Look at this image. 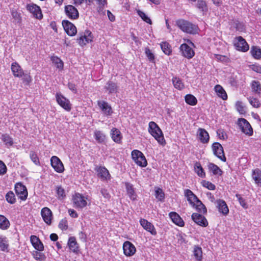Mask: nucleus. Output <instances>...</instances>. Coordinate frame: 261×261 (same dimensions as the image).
I'll return each instance as SVG.
<instances>
[{
  "instance_id": "3c124183",
  "label": "nucleus",
  "mask_w": 261,
  "mask_h": 261,
  "mask_svg": "<svg viewBox=\"0 0 261 261\" xmlns=\"http://www.w3.org/2000/svg\"><path fill=\"white\" fill-rule=\"evenodd\" d=\"M11 13L14 19L13 22L15 23H20L21 21L20 14L14 10L11 11Z\"/></svg>"
},
{
  "instance_id": "ddd939ff",
  "label": "nucleus",
  "mask_w": 261,
  "mask_h": 261,
  "mask_svg": "<svg viewBox=\"0 0 261 261\" xmlns=\"http://www.w3.org/2000/svg\"><path fill=\"white\" fill-rule=\"evenodd\" d=\"M123 250L125 256H132L136 253V248L133 244L126 241L123 243Z\"/></svg>"
},
{
  "instance_id": "f3484780",
  "label": "nucleus",
  "mask_w": 261,
  "mask_h": 261,
  "mask_svg": "<svg viewBox=\"0 0 261 261\" xmlns=\"http://www.w3.org/2000/svg\"><path fill=\"white\" fill-rule=\"evenodd\" d=\"M65 12L68 17L71 19H76L79 16L77 10L72 5H67L65 7Z\"/></svg>"
},
{
  "instance_id": "de8ad7c7",
  "label": "nucleus",
  "mask_w": 261,
  "mask_h": 261,
  "mask_svg": "<svg viewBox=\"0 0 261 261\" xmlns=\"http://www.w3.org/2000/svg\"><path fill=\"white\" fill-rule=\"evenodd\" d=\"M251 53L254 58L256 59H259L261 58V49L259 47L256 46L252 47Z\"/></svg>"
},
{
  "instance_id": "4c0bfd02",
  "label": "nucleus",
  "mask_w": 261,
  "mask_h": 261,
  "mask_svg": "<svg viewBox=\"0 0 261 261\" xmlns=\"http://www.w3.org/2000/svg\"><path fill=\"white\" fill-rule=\"evenodd\" d=\"M194 170L197 175L201 177H205V173L199 162H196L194 165Z\"/></svg>"
},
{
  "instance_id": "7c9ffc66",
  "label": "nucleus",
  "mask_w": 261,
  "mask_h": 261,
  "mask_svg": "<svg viewBox=\"0 0 261 261\" xmlns=\"http://www.w3.org/2000/svg\"><path fill=\"white\" fill-rule=\"evenodd\" d=\"M125 186L127 193L130 199L132 200H135L137 198V195L135 193L133 185L129 182H125Z\"/></svg>"
},
{
  "instance_id": "bf43d9fd",
  "label": "nucleus",
  "mask_w": 261,
  "mask_h": 261,
  "mask_svg": "<svg viewBox=\"0 0 261 261\" xmlns=\"http://www.w3.org/2000/svg\"><path fill=\"white\" fill-rule=\"evenodd\" d=\"M236 107L237 111L242 114H245L246 113L245 108L243 105V103L241 101H237L236 104Z\"/></svg>"
},
{
  "instance_id": "e2e57ef3",
  "label": "nucleus",
  "mask_w": 261,
  "mask_h": 261,
  "mask_svg": "<svg viewBox=\"0 0 261 261\" xmlns=\"http://www.w3.org/2000/svg\"><path fill=\"white\" fill-rule=\"evenodd\" d=\"M202 185L203 187L210 190H214L216 189L215 185L208 181L203 180L202 182Z\"/></svg>"
},
{
  "instance_id": "b1692460",
  "label": "nucleus",
  "mask_w": 261,
  "mask_h": 261,
  "mask_svg": "<svg viewBox=\"0 0 261 261\" xmlns=\"http://www.w3.org/2000/svg\"><path fill=\"white\" fill-rule=\"evenodd\" d=\"M119 86L117 84L112 81H109L106 83L105 89L109 94H114L118 92Z\"/></svg>"
},
{
  "instance_id": "a19ab883",
  "label": "nucleus",
  "mask_w": 261,
  "mask_h": 261,
  "mask_svg": "<svg viewBox=\"0 0 261 261\" xmlns=\"http://www.w3.org/2000/svg\"><path fill=\"white\" fill-rule=\"evenodd\" d=\"M95 140L98 143H103L106 139L105 135L100 130H95L94 134Z\"/></svg>"
},
{
  "instance_id": "1a4fd4ad",
  "label": "nucleus",
  "mask_w": 261,
  "mask_h": 261,
  "mask_svg": "<svg viewBox=\"0 0 261 261\" xmlns=\"http://www.w3.org/2000/svg\"><path fill=\"white\" fill-rule=\"evenodd\" d=\"M212 150L214 154L223 162L226 160L224 155L223 148L221 144L218 142H215L212 146Z\"/></svg>"
},
{
  "instance_id": "8fccbe9b",
  "label": "nucleus",
  "mask_w": 261,
  "mask_h": 261,
  "mask_svg": "<svg viewBox=\"0 0 261 261\" xmlns=\"http://www.w3.org/2000/svg\"><path fill=\"white\" fill-rule=\"evenodd\" d=\"M7 201L10 204H14L16 202V198L13 191H9L6 195Z\"/></svg>"
},
{
  "instance_id": "20e7f679",
  "label": "nucleus",
  "mask_w": 261,
  "mask_h": 261,
  "mask_svg": "<svg viewBox=\"0 0 261 261\" xmlns=\"http://www.w3.org/2000/svg\"><path fill=\"white\" fill-rule=\"evenodd\" d=\"M93 40L92 33L89 30L79 33V37L77 38V42L81 46H84L87 44L91 42Z\"/></svg>"
},
{
  "instance_id": "09e8293b",
  "label": "nucleus",
  "mask_w": 261,
  "mask_h": 261,
  "mask_svg": "<svg viewBox=\"0 0 261 261\" xmlns=\"http://www.w3.org/2000/svg\"><path fill=\"white\" fill-rule=\"evenodd\" d=\"M9 244L6 238H0V248L3 251H8Z\"/></svg>"
},
{
  "instance_id": "5701e85b",
  "label": "nucleus",
  "mask_w": 261,
  "mask_h": 261,
  "mask_svg": "<svg viewBox=\"0 0 261 261\" xmlns=\"http://www.w3.org/2000/svg\"><path fill=\"white\" fill-rule=\"evenodd\" d=\"M216 203L219 212L224 215H227L229 213V209L225 201L218 199L216 200Z\"/></svg>"
},
{
  "instance_id": "0e129e2a",
  "label": "nucleus",
  "mask_w": 261,
  "mask_h": 261,
  "mask_svg": "<svg viewBox=\"0 0 261 261\" xmlns=\"http://www.w3.org/2000/svg\"><path fill=\"white\" fill-rule=\"evenodd\" d=\"M145 54L149 61L154 62V56L148 48H145Z\"/></svg>"
},
{
  "instance_id": "c03bdc74",
  "label": "nucleus",
  "mask_w": 261,
  "mask_h": 261,
  "mask_svg": "<svg viewBox=\"0 0 261 261\" xmlns=\"http://www.w3.org/2000/svg\"><path fill=\"white\" fill-rule=\"evenodd\" d=\"M32 255L37 261H44L46 259V256L44 253L38 252L37 251H33Z\"/></svg>"
},
{
  "instance_id": "c756f323",
  "label": "nucleus",
  "mask_w": 261,
  "mask_h": 261,
  "mask_svg": "<svg viewBox=\"0 0 261 261\" xmlns=\"http://www.w3.org/2000/svg\"><path fill=\"white\" fill-rule=\"evenodd\" d=\"M214 90L218 97L221 98L223 100H226L227 99V93L221 85H216L214 87Z\"/></svg>"
},
{
  "instance_id": "338daca9",
  "label": "nucleus",
  "mask_w": 261,
  "mask_h": 261,
  "mask_svg": "<svg viewBox=\"0 0 261 261\" xmlns=\"http://www.w3.org/2000/svg\"><path fill=\"white\" fill-rule=\"evenodd\" d=\"M251 69L255 72L261 73V66L258 64H253L250 66Z\"/></svg>"
},
{
  "instance_id": "864d4df0",
  "label": "nucleus",
  "mask_w": 261,
  "mask_h": 261,
  "mask_svg": "<svg viewBox=\"0 0 261 261\" xmlns=\"http://www.w3.org/2000/svg\"><path fill=\"white\" fill-rule=\"evenodd\" d=\"M56 193L59 199H63L66 197L65 191L61 186L56 187Z\"/></svg>"
},
{
  "instance_id": "6e6d98bb",
  "label": "nucleus",
  "mask_w": 261,
  "mask_h": 261,
  "mask_svg": "<svg viewBox=\"0 0 261 261\" xmlns=\"http://www.w3.org/2000/svg\"><path fill=\"white\" fill-rule=\"evenodd\" d=\"M155 196L160 201H163L165 198V194L160 188H157L155 191Z\"/></svg>"
},
{
  "instance_id": "dca6fc26",
  "label": "nucleus",
  "mask_w": 261,
  "mask_h": 261,
  "mask_svg": "<svg viewBox=\"0 0 261 261\" xmlns=\"http://www.w3.org/2000/svg\"><path fill=\"white\" fill-rule=\"evenodd\" d=\"M27 9L34 17L38 19H42L43 15L39 6L34 4H29L27 6Z\"/></svg>"
},
{
  "instance_id": "680f3d73",
  "label": "nucleus",
  "mask_w": 261,
  "mask_h": 261,
  "mask_svg": "<svg viewBox=\"0 0 261 261\" xmlns=\"http://www.w3.org/2000/svg\"><path fill=\"white\" fill-rule=\"evenodd\" d=\"M236 197L238 199L240 205L244 208L247 209L248 207V204L246 202L245 199L242 198L240 194H236Z\"/></svg>"
},
{
  "instance_id": "5fc2aeb1",
  "label": "nucleus",
  "mask_w": 261,
  "mask_h": 261,
  "mask_svg": "<svg viewBox=\"0 0 261 261\" xmlns=\"http://www.w3.org/2000/svg\"><path fill=\"white\" fill-rule=\"evenodd\" d=\"M137 13L143 21L150 24L152 23L151 19L145 13L140 10H137Z\"/></svg>"
},
{
  "instance_id": "f8f14e48",
  "label": "nucleus",
  "mask_w": 261,
  "mask_h": 261,
  "mask_svg": "<svg viewBox=\"0 0 261 261\" xmlns=\"http://www.w3.org/2000/svg\"><path fill=\"white\" fill-rule=\"evenodd\" d=\"M62 25L66 33L70 36L75 35L77 30L75 26L69 21L64 20L62 21Z\"/></svg>"
},
{
  "instance_id": "69168bd1",
  "label": "nucleus",
  "mask_w": 261,
  "mask_h": 261,
  "mask_svg": "<svg viewBox=\"0 0 261 261\" xmlns=\"http://www.w3.org/2000/svg\"><path fill=\"white\" fill-rule=\"evenodd\" d=\"M7 167L3 162L0 160V175H4L7 172Z\"/></svg>"
},
{
  "instance_id": "393cba45",
  "label": "nucleus",
  "mask_w": 261,
  "mask_h": 261,
  "mask_svg": "<svg viewBox=\"0 0 261 261\" xmlns=\"http://www.w3.org/2000/svg\"><path fill=\"white\" fill-rule=\"evenodd\" d=\"M12 72L15 77H21L23 75V71L17 62H13L11 66Z\"/></svg>"
},
{
  "instance_id": "cd10ccee",
  "label": "nucleus",
  "mask_w": 261,
  "mask_h": 261,
  "mask_svg": "<svg viewBox=\"0 0 261 261\" xmlns=\"http://www.w3.org/2000/svg\"><path fill=\"white\" fill-rule=\"evenodd\" d=\"M68 246L71 251L75 253H78L79 251V246L75 237H71L69 238Z\"/></svg>"
},
{
  "instance_id": "473e14b6",
  "label": "nucleus",
  "mask_w": 261,
  "mask_h": 261,
  "mask_svg": "<svg viewBox=\"0 0 261 261\" xmlns=\"http://www.w3.org/2000/svg\"><path fill=\"white\" fill-rule=\"evenodd\" d=\"M192 206L200 213L204 214L207 212L206 207L199 199L195 202L194 205H192Z\"/></svg>"
},
{
  "instance_id": "c9c22d12",
  "label": "nucleus",
  "mask_w": 261,
  "mask_h": 261,
  "mask_svg": "<svg viewBox=\"0 0 261 261\" xmlns=\"http://www.w3.org/2000/svg\"><path fill=\"white\" fill-rule=\"evenodd\" d=\"M10 227V222L8 219L3 215H0V228L6 230Z\"/></svg>"
},
{
  "instance_id": "4be33fe9",
  "label": "nucleus",
  "mask_w": 261,
  "mask_h": 261,
  "mask_svg": "<svg viewBox=\"0 0 261 261\" xmlns=\"http://www.w3.org/2000/svg\"><path fill=\"white\" fill-rule=\"evenodd\" d=\"M30 241L33 246L39 251H42L44 250L43 243L36 236L32 235L30 237Z\"/></svg>"
},
{
  "instance_id": "79ce46f5",
  "label": "nucleus",
  "mask_w": 261,
  "mask_h": 261,
  "mask_svg": "<svg viewBox=\"0 0 261 261\" xmlns=\"http://www.w3.org/2000/svg\"><path fill=\"white\" fill-rule=\"evenodd\" d=\"M185 101L188 105L195 106L197 104V100L196 98L192 94H187L185 96Z\"/></svg>"
},
{
  "instance_id": "37998d69",
  "label": "nucleus",
  "mask_w": 261,
  "mask_h": 261,
  "mask_svg": "<svg viewBox=\"0 0 261 261\" xmlns=\"http://www.w3.org/2000/svg\"><path fill=\"white\" fill-rule=\"evenodd\" d=\"M172 83L174 87L179 90L184 89L185 86L181 80L177 77H174L172 79Z\"/></svg>"
},
{
  "instance_id": "4d7b16f0",
  "label": "nucleus",
  "mask_w": 261,
  "mask_h": 261,
  "mask_svg": "<svg viewBox=\"0 0 261 261\" xmlns=\"http://www.w3.org/2000/svg\"><path fill=\"white\" fill-rule=\"evenodd\" d=\"M30 156L32 161L36 165H40V162L39 158L36 153L34 151H31L30 153Z\"/></svg>"
},
{
  "instance_id": "2f4dec72",
  "label": "nucleus",
  "mask_w": 261,
  "mask_h": 261,
  "mask_svg": "<svg viewBox=\"0 0 261 261\" xmlns=\"http://www.w3.org/2000/svg\"><path fill=\"white\" fill-rule=\"evenodd\" d=\"M111 136L113 140L117 143H120L121 141L122 136L120 132L116 128H113L111 130Z\"/></svg>"
},
{
  "instance_id": "58836bf2",
  "label": "nucleus",
  "mask_w": 261,
  "mask_h": 261,
  "mask_svg": "<svg viewBox=\"0 0 261 261\" xmlns=\"http://www.w3.org/2000/svg\"><path fill=\"white\" fill-rule=\"evenodd\" d=\"M1 139L7 147L11 146L13 144V139L8 134H3Z\"/></svg>"
},
{
  "instance_id": "7ed1b4c3",
  "label": "nucleus",
  "mask_w": 261,
  "mask_h": 261,
  "mask_svg": "<svg viewBox=\"0 0 261 261\" xmlns=\"http://www.w3.org/2000/svg\"><path fill=\"white\" fill-rule=\"evenodd\" d=\"M132 157L135 163L142 167H145L147 165L145 156L143 153L138 150H134L132 152Z\"/></svg>"
},
{
  "instance_id": "052dcab7",
  "label": "nucleus",
  "mask_w": 261,
  "mask_h": 261,
  "mask_svg": "<svg viewBox=\"0 0 261 261\" xmlns=\"http://www.w3.org/2000/svg\"><path fill=\"white\" fill-rule=\"evenodd\" d=\"M59 228L62 230H66L68 229L67 220L66 218L62 219L59 222Z\"/></svg>"
},
{
  "instance_id": "6e6552de",
  "label": "nucleus",
  "mask_w": 261,
  "mask_h": 261,
  "mask_svg": "<svg viewBox=\"0 0 261 261\" xmlns=\"http://www.w3.org/2000/svg\"><path fill=\"white\" fill-rule=\"evenodd\" d=\"M56 98L58 103L66 111L69 112L71 109V105L69 100L60 93H57Z\"/></svg>"
},
{
  "instance_id": "9d476101",
  "label": "nucleus",
  "mask_w": 261,
  "mask_h": 261,
  "mask_svg": "<svg viewBox=\"0 0 261 261\" xmlns=\"http://www.w3.org/2000/svg\"><path fill=\"white\" fill-rule=\"evenodd\" d=\"M97 174V176L102 181H108L111 178V176L108 169L102 166H96L94 169Z\"/></svg>"
},
{
  "instance_id": "a18cd8bd",
  "label": "nucleus",
  "mask_w": 261,
  "mask_h": 261,
  "mask_svg": "<svg viewBox=\"0 0 261 261\" xmlns=\"http://www.w3.org/2000/svg\"><path fill=\"white\" fill-rule=\"evenodd\" d=\"M160 45L162 50L166 55H170L172 50L171 48V46L168 43L166 42H163L161 43Z\"/></svg>"
},
{
  "instance_id": "f704fd0d",
  "label": "nucleus",
  "mask_w": 261,
  "mask_h": 261,
  "mask_svg": "<svg viewBox=\"0 0 261 261\" xmlns=\"http://www.w3.org/2000/svg\"><path fill=\"white\" fill-rule=\"evenodd\" d=\"M193 254L197 261H201L202 259V248L199 246H194Z\"/></svg>"
},
{
  "instance_id": "0eeeda50",
  "label": "nucleus",
  "mask_w": 261,
  "mask_h": 261,
  "mask_svg": "<svg viewBox=\"0 0 261 261\" xmlns=\"http://www.w3.org/2000/svg\"><path fill=\"white\" fill-rule=\"evenodd\" d=\"M236 49L239 51L246 52L249 49V45L246 40L241 36L237 37L233 41Z\"/></svg>"
},
{
  "instance_id": "603ef678",
  "label": "nucleus",
  "mask_w": 261,
  "mask_h": 261,
  "mask_svg": "<svg viewBox=\"0 0 261 261\" xmlns=\"http://www.w3.org/2000/svg\"><path fill=\"white\" fill-rule=\"evenodd\" d=\"M251 88L253 92L257 94L260 93L261 85L258 81H253L251 83Z\"/></svg>"
},
{
  "instance_id": "6ab92c4d",
  "label": "nucleus",
  "mask_w": 261,
  "mask_h": 261,
  "mask_svg": "<svg viewBox=\"0 0 261 261\" xmlns=\"http://www.w3.org/2000/svg\"><path fill=\"white\" fill-rule=\"evenodd\" d=\"M41 215L43 221L47 225H50L53 219V214L50 210L47 207H43L41 211Z\"/></svg>"
},
{
  "instance_id": "a211bd4d",
  "label": "nucleus",
  "mask_w": 261,
  "mask_h": 261,
  "mask_svg": "<svg viewBox=\"0 0 261 261\" xmlns=\"http://www.w3.org/2000/svg\"><path fill=\"white\" fill-rule=\"evenodd\" d=\"M140 225L146 231L150 232L152 235L155 236L157 233L154 225L145 219L140 220Z\"/></svg>"
},
{
  "instance_id": "f03ea898",
  "label": "nucleus",
  "mask_w": 261,
  "mask_h": 261,
  "mask_svg": "<svg viewBox=\"0 0 261 261\" xmlns=\"http://www.w3.org/2000/svg\"><path fill=\"white\" fill-rule=\"evenodd\" d=\"M148 132L159 143L162 145L165 144L162 131L154 122L151 121L149 123Z\"/></svg>"
},
{
  "instance_id": "13d9d810",
  "label": "nucleus",
  "mask_w": 261,
  "mask_h": 261,
  "mask_svg": "<svg viewBox=\"0 0 261 261\" xmlns=\"http://www.w3.org/2000/svg\"><path fill=\"white\" fill-rule=\"evenodd\" d=\"M248 99L250 105H252L254 108H257L260 107V103L257 98L254 97H249L248 98Z\"/></svg>"
},
{
  "instance_id": "9b49d317",
  "label": "nucleus",
  "mask_w": 261,
  "mask_h": 261,
  "mask_svg": "<svg viewBox=\"0 0 261 261\" xmlns=\"http://www.w3.org/2000/svg\"><path fill=\"white\" fill-rule=\"evenodd\" d=\"M15 193L18 197L22 200H25L28 196L27 188L21 182H17L15 185Z\"/></svg>"
},
{
  "instance_id": "ea45409f",
  "label": "nucleus",
  "mask_w": 261,
  "mask_h": 261,
  "mask_svg": "<svg viewBox=\"0 0 261 261\" xmlns=\"http://www.w3.org/2000/svg\"><path fill=\"white\" fill-rule=\"evenodd\" d=\"M51 61L59 70L63 69L64 64L63 61L59 58L56 56L51 57Z\"/></svg>"
},
{
  "instance_id": "423d86ee",
  "label": "nucleus",
  "mask_w": 261,
  "mask_h": 261,
  "mask_svg": "<svg viewBox=\"0 0 261 261\" xmlns=\"http://www.w3.org/2000/svg\"><path fill=\"white\" fill-rule=\"evenodd\" d=\"M238 125L243 133L249 136L252 135L253 129L250 123L245 119L239 118L238 120Z\"/></svg>"
},
{
  "instance_id": "e433bc0d",
  "label": "nucleus",
  "mask_w": 261,
  "mask_h": 261,
  "mask_svg": "<svg viewBox=\"0 0 261 261\" xmlns=\"http://www.w3.org/2000/svg\"><path fill=\"white\" fill-rule=\"evenodd\" d=\"M196 7L202 12L203 14H205L208 10L206 3L203 0H198L196 3Z\"/></svg>"
},
{
  "instance_id": "774afa93",
  "label": "nucleus",
  "mask_w": 261,
  "mask_h": 261,
  "mask_svg": "<svg viewBox=\"0 0 261 261\" xmlns=\"http://www.w3.org/2000/svg\"><path fill=\"white\" fill-rule=\"evenodd\" d=\"M68 88L72 91L74 93H77V89L76 85L72 83H69L68 84Z\"/></svg>"
},
{
  "instance_id": "72a5a7b5",
  "label": "nucleus",
  "mask_w": 261,
  "mask_h": 261,
  "mask_svg": "<svg viewBox=\"0 0 261 261\" xmlns=\"http://www.w3.org/2000/svg\"><path fill=\"white\" fill-rule=\"evenodd\" d=\"M252 177L256 184L261 186V170L257 168L253 170Z\"/></svg>"
},
{
  "instance_id": "39448f33",
  "label": "nucleus",
  "mask_w": 261,
  "mask_h": 261,
  "mask_svg": "<svg viewBox=\"0 0 261 261\" xmlns=\"http://www.w3.org/2000/svg\"><path fill=\"white\" fill-rule=\"evenodd\" d=\"M87 198L80 193H75L72 196L73 206L76 208H83L87 204Z\"/></svg>"
},
{
  "instance_id": "49530a36",
  "label": "nucleus",
  "mask_w": 261,
  "mask_h": 261,
  "mask_svg": "<svg viewBox=\"0 0 261 261\" xmlns=\"http://www.w3.org/2000/svg\"><path fill=\"white\" fill-rule=\"evenodd\" d=\"M208 169L212 171L213 173L215 175L219 174L221 175L222 171L216 165L213 163H209L208 165Z\"/></svg>"
},
{
  "instance_id": "2eb2a0df",
  "label": "nucleus",
  "mask_w": 261,
  "mask_h": 261,
  "mask_svg": "<svg viewBox=\"0 0 261 261\" xmlns=\"http://www.w3.org/2000/svg\"><path fill=\"white\" fill-rule=\"evenodd\" d=\"M179 49L182 55L188 59L192 58L195 55L193 49L186 43L182 44Z\"/></svg>"
},
{
  "instance_id": "f257e3e1",
  "label": "nucleus",
  "mask_w": 261,
  "mask_h": 261,
  "mask_svg": "<svg viewBox=\"0 0 261 261\" xmlns=\"http://www.w3.org/2000/svg\"><path fill=\"white\" fill-rule=\"evenodd\" d=\"M176 25L184 32L190 34H196L198 33V27L190 21L180 19L176 21Z\"/></svg>"
},
{
  "instance_id": "c85d7f7f",
  "label": "nucleus",
  "mask_w": 261,
  "mask_h": 261,
  "mask_svg": "<svg viewBox=\"0 0 261 261\" xmlns=\"http://www.w3.org/2000/svg\"><path fill=\"white\" fill-rule=\"evenodd\" d=\"M198 139L202 143H206L208 142L209 135L204 129L199 128L198 130Z\"/></svg>"
},
{
  "instance_id": "a878e982",
  "label": "nucleus",
  "mask_w": 261,
  "mask_h": 261,
  "mask_svg": "<svg viewBox=\"0 0 261 261\" xmlns=\"http://www.w3.org/2000/svg\"><path fill=\"white\" fill-rule=\"evenodd\" d=\"M169 215L174 224L180 227L184 226L185 223L183 220L177 213L172 212L169 213Z\"/></svg>"
},
{
  "instance_id": "412c9836",
  "label": "nucleus",
  "mask_w": 261,
  "mask_h": 261,
  "mask_svg": "<svg viewBox=\"0 0 261 261\" xmlns=\"http://www.w3.org/2000/svg\"><path fill=\"white\" fill-rule=\"evenodd\" d=\"M97 105L105 115L109 116L112 114V108L107 102L103 100L98 101Z\"/></svg>"
},
{
  "instance_id": "bb28decb",
  "label": "nucleus",
  "mask_w": 261,
  "mask_h": 261,
  "mask_svg": "<svg viewBox=\"0 0 261 261\" xmlns=\"http://www.w3.org/2000/svg\"><path fill=\"white\" fill-rule=\"evenodd\" d=\"M184 195L191 206L194 205L195 202L198 199L197 197L193 193V192L189 189H186L185 190Z\"/></svg>"
},
{
  "instance_id": "4468645a",
  "label": "nucleus",
  "mask_w": 261,
  "mask_h": 261,
  "mask_svg": "<svg viewBox=\"0 0 261 261\" xmlns=\"http://www.w3.org/2000/svg\"><path fill=\"white\" fill-rule=\"evenodd\" d=\"M51 167L58 173H62L64 170L63 163L59 158L56 156H53L50 159Z\"/></svg>"
},
{
  "instance_id": "aec40b11",
  "label": "nucleus",
  "mask_w": 261,
  "mask_h": 261,
  "mask_svg": "<svg viewBox=\"0 0 261 261\" xmlns=\"http://www.w3.org/2000/svg\"><path fill=\"white\" fill-rule=\"evenodd\" d=\"M192 219L196 224L200 226L206 227L208 225L206 218L199 214L193 213L192 215Z\"/></svg>"
}]
</instances>
